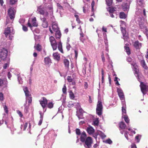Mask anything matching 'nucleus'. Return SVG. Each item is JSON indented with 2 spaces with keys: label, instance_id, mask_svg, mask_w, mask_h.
Returning a JSON list of instances; mask_svg holds the SVG:
<instances>
[{
  "label": "nucleus",
  "instance_id": "5",
  "mask_svg": "<svg viewBox=\"0 0 148 148\" xmlns=\"http://www.w3.org/2000/svg\"><path fill=\"white\" fill-rule=\"evenodd\" d=\"M37 11L38 13L43 15L45 17H47L49 15V12L45 10V8L41 5L38 7Z\"/></svg>",
  "mask_w": 148,
  "mask_h": 148
},
{
  "label": "nucleus",
  "instance_id": "11",
  "mask_svg": "<svg viewBox=\"0 0 148 148\" xmlns=\"http://www.w3.org/2000/svg\"><path fill=\"white\" fill-rule=\"evenodd\" d=\"M28 26L30 28L32 27H37L38 25L36 22V17L32 19V21L31 22L30 20H29L27 23Z\"/></svg>",
  "mask_w": 148,
  "mask_h": 148
},
{
  "label": "nucleus",
  "instance_id": "35",
  "mask_svg": "<svg viewBox=\"0 0 148 148\" xmlns=\"http://www.w3.org/2000/svg\"><path fill=\"white\" fill-rule=\"evenodd\" d=\"M122 118L124 119L125 121L127 123H129L130 120L128 118V116L127 115L122 116Z\"/></svg>",
  "mask_w": 148,
  "mask_h": 148
},
{
  "label": "nucleus",
  "instance_id": "57",
  "mask_svg": "<svg viewBox=\"0 0 148 148\" xmlns=\"http://www.w3.org/2000/svg\"><path fill=\"white\" fill-rule=\"evenodd\" d=\"M16 112L17 113V114L19 115L20 117H22L23 116V115L21 112L19 110H17Z\"/></svg>",
  "mask_w": 148,
  "mask_h": 148
},
{
  "label": "nucleus",
  "instance_id": "22",
  "mask_svg": "<svg viewBox=\"0 0 148 148\" xmlns=\"http://www.w3.org/2000/svg\"><path fill=\"white\" fill-rule=\"evenodd\" d=\"M122 9L124 11H128L129 10L130 5L127 3H123L122 5Z\"/></svg>",
  "mask_w": 148,
  "mask_h": 148
},
{
  "label": "nucleus",
  "instance_id": "37",
  "mask_svg": "<svg viewBox=\"0 0 148 148\" xmlns=\"http://www.w3.org/2000/svg\"><path fill=\"white\" fill-rule=\"evenodd\" d=\"M93 123V125L95 127L98 126L99 123L98 119H96L94 120Z\"/></svg>",
  "mask_w": 148,
  "mask_h": 148
},
{
  "label": "nucleus",
  "instance_id": "10",
  "mask_svg": "<svg viewBox=\"0 0 148 148\" xmlns=\"http://www.w3.org/2000/svg\"><path fill=\"white\" fill-rule=\"evenodd\" d=\"M84 146L86 148H89L91 146L92 141L91 138L90 137H88L85 140Z\"/></svg>",
  "mask_w": 148,
  "mask_h": 148
},
{
  "label": "nucleus",
  "instance_id": "34",
  "mask_svg": "<svg viewBox=\"0 0 148 148\" xmlns=\"http://www.w3.org/2000/svg\"><path fill=\"white\" fill-rule=\"evenodd\" d=\"M137 4L139 6L142 7L144 4L143 0H137Z\"/></svg>",
  "mask_w": 148,
  "mask_h": 148
},
{
  "label": "nucleus",
  "instance_id": "27",
  "mask_svg": "<svg viewBox=\"0 0 148 148\" xmlns=\"http://www.w3.org/2000/svg\"><path fill=\"white\" fill-rule=\"evenodd\" d=\"M48 10H49L48 12L49 14H50L51 15H53V8L52 5H48L47 7Z\"/></svg>",
  "mask_w": 148,
  "mask_h": 148
},
{
  "label": "nucleus",
  "instance_id": "26",
  "mask_svg": "<svg viewBox=\"0 0 148 148\" xmlns=\"http://www.w3.org/2000/svg\"><path fill=\"white\" fill-rule=\"evenodd\" d=\"M63 62L65 68L68 69L69 66V62L68 60L66 59L63 60Z\"/></svg>",
  "mask_w": 148,
  "mask_h": 148
},
{
  "label": "nucleus",
  "instance_id": "4",
  "mask_svg": "<svg viewBox=\"0 0 148 148\" xmlns=\"http://www.w3.org/2000/svg\"><path fill=\"white\" fill-rule=\"evenodd\" d=\"M76 107L77 109L76 115L79 119L83 118V113L84 112L83 110L81 108L79 104L77 103L76 104Z\"/></svg>",
  "mask_w": 148,
  "mask_h": 148
},
{
  "label": "nucleus",
  "instance_id": "8",
  "mask_svg": "<svg viewBox=\"0 0 148 148\" xmlns=\"http://www.w3.org/2000/svg\"><path fill=\"white\" fill-rule=\"evenodd\" d=\"M140 86L141 91L143 95L145 94L146 92L148 91V84L143 82H140Z\"/></svg>",
  "mask_w": 148,
  "mask_h": 148
},
{
  "label": "nucleus",
  "instance_id": "41",
  "mask_svg": "<svg viewBox=\"0 0 148 148\" xmlns=\"http://www.w3.org/2000/svg\"><path fill=\"white\" fill-rule=\"evenodd\" d=\"M78 29H80V31H81V32H80V35L81 36V37H80V39L82 42H83L84 40V39L83 38V37L84 36V34L81 31L82 30L81 29V26H80L79 27V28H78Z\"/></svg>",
  "mask_w": 148,
  "mask_h": 148
},
{
  "label": "nucleus",
  "instance_id": "14",
  "mask_svg": "<svg viewBox=\"0 0 148 148\" xmlns=\"http://www.w3.org/2000/svg\"><path fill=\"white\" fill-rule=\"evenodd\" d=\"M43 109L45 108L47 104V100L45 97H42V100L39 101Z\"/></svg>",
  "mask_w": 148,
  "mask_h": 148
},
{
  "label": "nucleus",
  "instance_id": "48",
  "mask_svg": "<svg viewBox=\"0 0 148 148\" xmlns=\"http://www.w3.org/2000/svg\"><path fill=\"white\" fill-rule=\"evenodd\" d=\"M18 0H9L10 4L13 5L16 3L17 2Z\"/></svg>",
  "mask_w": 148,
  "mask_h": 148
},
{
  "label": "nucleus",
  "instance_id": "53",
  "mask_svg": "<svg viewBox=\"0 0 148 148\" xmlns=\"http://www.w3.org/2000/svg\"><path fill=\"white\" fill-rule=\"evenodd\" d=\"M105 142L106 143L111 144L112 143V141L110 139H108L106 140L105 141Z\"/></svg>",
  "mask_w": 148,
  "mask_h": 148
},
{
  "label": "nucleus",
  "instance_id": "63",
  "mask_svg": "<svg viewBox=\"0 0 148 148\" xmlns=\"http://www.w3.org/2000/svg\"><path fill=\"white\" fill-rule=\"evenodd\" d=\"M101 56L102 61L103 63H104L105 62V60L104 56V54L103 53H102V55H101Z\"/></svg>",
  "mask_w": 148,
  "mask_h": 148
},
{
  "label": "nucleus",
  "instance_id": "39",
  "mask_svg": "<svg viewBox=\"0 0 148 148\" xmlns=\"http://www.w3.org/2000/svg\"><path fill=\"white\" fill-rule=\"evenodd\" d=\"M69 92L70 98L71 99H74V94L73 92L71 90H70Z\"/></svg>",
  "mask_w": 148,
  "mask_h": 148
},
{
  "label": "nucleus",
  "instance_id": "7",
  "mask_svg": "<svg viewBox=\"0 0 148 148\" xmlns=\"http://www.w3.org/2000/svg\"><path fill=\"white\" fill-rule=\"evenodd\" d=\"M103 106L102 102L101 101L98 100L97 106L96 113L99 116H100L102 113Z\"/></svg>",
  "mask_w": 148,
  "mask_h": 148
},
{
  "label": "nucleus",
  "instance_id": "15",
  "mask_svg": "<svg viewBox=\"0 0 148 148\" xmlns=\"http://www.w3.org/2000/svg\"><path fill=\"white\" fill-rule=\"evenodd\" d=\"M103 32V33H106V32H107V28L104 27V26H103L102 28V30H99L98 29H97L96 30V32L97 33L98 35V37L99 38H101L102 36V35L101 34H102V32Z\"/></svg>",
  "mask_w": 148,
  "mask_h": 148
},
{
  "label": "nucleus",
  "instance_id": "9",
  "mask_svg": "<svg viewBox=\"0 0 148 148\" xmlns=\"http://www.w3.org/2000/svg\"><path fill=\"white\" fill-rule=\"evenodd\" d=\"M131 65L132 66V67L133 71H134V74L135 75L136 77H137V79L138 81L140 82V81H139L138 76V74H139V70L138 69L137 66L136 65V63L134 62H133V63H131Z\"/></svg>",
  "mask_w": 148,
  "mask_h": 148
},
{
  "label": "nucleus",
  "instance_id": "46",
  "mask_svg": "<svg viewBox=\"0 0 148 148\" xmlns=\"http://www.w3.org/2000/svg\"><path fill=\"white\" fill-rule=\"evenodd\" d=\"M124 48L125 50H126V51L127 54L128 55H129L130 54V52L129 47H126V46H125L124 47Z\"/></svg>",
  "mask_w": 148,
  "mask_h": 148
},
{
  "label": "nucleus",
  "instance_id": "29",
  "mask_svg": "<svg viewBox=\"0 0 148 148\" xmlns=\"http://www.w3.org/2000/svg\"><path fill=\"white\" fill-rule=\"evenodd\" d=\"M97 135H99L102 139H103L106 137V135L103 133L99 130H97Z\"/></svg>",
  "mask_w": 148,
  "mask_h": 148
},
{
  "label": "nucleus",
  "instance_id": "56",
  "mask_svg": "<svg viewBox=\"0 0 148 148\" xmlns=\"http://www.w3.org/2000/svg\"><path fill=\"white\" fill-rule=\"evenodd\" d=\"M4 100L3 95L2 92H0V100L3 101Z\"/></svg>",
  "mask_w": 148,
  "mask_h": 148
},
{
  "label": "nucleus",
  "instance_id": "59",
  "mask_svg": "<svg viewBox=\"0 0 148 148\" xmlns=\"http://www.w3.org/2000/svg\"><path fill=\"white\" fill-rule=\"evenodd\" d=\"M95 5V2L94 1H93L92 2V3H91V6H92V12H93L94 11V7Z\"/></svg>",
  "mask_w": 148,
  "mask_h": 148
},
{
  "label": "nucleus",
  "instance_id": "23",
  "mask_svg": "<svg viewBox=\"0 0 148 148\" xmlns=\"http://www.w3.org/2000/svg\"><path fill=\"white\" fill-rule=\"evenodd\" d=\"M86 138V133L84 132H82L80 135V140L82 142H84Z\"/></svg>",
  "mask_w": 148,
  "mask_h": 148
},
{
  "label": "nucleus",
  "instance_id": "12",
  "mask_svg": "<svg viewBox=\"0 0 148 148\" xmlns=\"http://www.w3.org/2000/svg\"><path fill=\"white\" fill-rule=\"evenodd\" d=\"M8 84L6 79H0V89L3 90L5 88H7Z\"/></svg>",
  "mask_w": 148,
  "mask_h": 148
},
{
  "label": "nucleus",
  "instance_id": "18",
  "mask_svg": "<svg viewBox=\"0 0 148 148\" xmlns=\"http://www.w3.org/2000/svg\"><path fill=\"white\" fill-rule=\"evenodd\" d=\"M53 58L55 60L58 62L60 60V54L58 52H56L53 54Z\"/></svg>",
  "mask_w": 148,
  "mask_h": 148
},
{
  "label": "nucleus",
  "instance_id": "31",
  "mask_svg": "<svg viewBox=\"0 0 148 148\" xmlns=\"http://www.w3.org/2000/svg\"><path fill=\"white\" fill-rule=\"evenodd\" d=\"M4 34L6 37H7L8 35H10V27H8L5 29Z\"/></svg>",
  "mask_w": 148,
  "mask_h": 148
},
{
  "label": "nucleus",
  "instance_id": "60",
  "mask_svg": "<svg viewBox=\"0 0 148 148\" xmlns=\"http://www.w3.org/2000/svg\"><path fill=\"white\" fill-rule=\"evenodd\" d=\"M22 28L23 30L25 32H27L28 30L27 27L23 25Z\"/></svg>",
  "mask_w": 148,
  "mask_h": 148
},
{
  "label": "nucleus",
  "instance_id": "33",
  "mask_svg": "<svg viewBox=\"0 0 148 148\" xmlns=\"http://www.w3.org/2000/svg\"><path fill=\"white\" fill-rule=\"evenodd\" d=\"M127 16V15L123 12H121L119 14V17L122 19H125Z\"/></svg>",
  "mask_w": 148,
  "mask_h": 148
},
{
  "label": "nucleus",
  "instance_id": "38",
  "mask_svg": "<svg viewBox=\"0 0 148 148\" xmlns=\"http://www.w3.org/2000/svg\"><path fill=\"white\" fill-rule=\"evenodd\" d=\"M35 49L38 51H40L42 49L41 46L39 44H37L35 46Z\"/></svg>",
  "mask_w": 148,
  "mask_h": 148
},
{
  "label": "nucleus",
  "instance_id": "55",
  "mask_svg": "<svg viewBox=\"0 0 148 148\" xmlns=\"http://www.w3.org/2000/svg\"><path fill=\"white\" fill-rule=\"evenodd\" d=\"M4 110L5 112L8 114V108L5 105H4L3 107Z\"/></svg>",
  "mask_w": 148,
  "mask_h": 148
},
{
  "label": "nucleus",
  "instance_id": "28",
  "mask_svg": "<svg viewBox=\"0 0 148 148\" xmlns=\"http://www.w3.org/2000/svg\"><path fill=\"white\" fill-rule=\"evenodd\" d=\"M44 62L45 64L47 65H49L52 63L51 60L49 57L45 58Z\"/></svg>",
  "mask_w": 148,
  "mask_h": 148
},
{
  "label": "nucleus",
  "instance_id": "44",
  "mask_svg": "<svg viewBox=\"0 0 148 148\" xmlns=\"http://www.w3.org/2000/svg\"><path fill=\"white\" fill-rule=\"evenodd\" d=\"M47 107L49 109H51L53 107V104L52 102H50L47 103Z\"/></svg>",
  "mask_w": 148,
  "mask_h": 148
},
{
  "label": "nucleus",
  "instance_id": "36",
  "mask_svg": "<svg viewBox=\"0 0 148 148\" xmlns=\"http://www.w3.org/2000/svg\"><path fill=\"white\" fill-rule=\"evenodd\" d=\"M75 17L76 18V21L78 23L80 24L82 23V22L80 21L79 18V16L78 14H76L75 12Z\"/></svg>",
  "mask_w": 148,
  "mask_h": 148
},
{
  "label": "nucleus",
  "instance_id": "1",
  "mask_svg": "<svg viewBox=\"0 0 148 148\" xmlns=\"http://www.w3.org/2000/svg\"><path fill=\"white\" fill-rule=\"evenodd\" d=\"M143 12L144 15L146 16L145 10V9H143V11L140 9H138L136 12V14L139 16L136 18V19H137V20L138 21L139 25L142 30L143 32L148 38V30L147 29L146 27L144 24L145 22H147V20L142 16H140V15L142 16Z\"/></svg>",
  "mask_w": 148,
  "mask_h": 148
},
{
  "label": "nucleus",
  "instance_id": "3",
  "mask_svg": "<svg viewBox=\"0 0 148 148\" xmlns=\"http://www.w3.org/2000/svg\"><path fill=\"white\" fill-rule=\"evenodd\" d=\"M119 127L120 128V130L121 133L123 134L124 132H125V136L127 140H128L127 134H129L130 135V134H129L128 132L127 131H125L124 130L125 129H127V128H126V125L122 121L120 122L119 123Z\"/></svg>",
  "mask_w": 148,
  "mask_h": 148
},
{
  "label": "nucleus",
  "instance_id": "45",
  "mask_svg": "<svg viewBox=\"0 0 148 148\" xmlns=\"http://www.w3.org/2000/svg\"><path fill=\"white\" fill-rule=\"evenodd\" d=\"M126 107H125V106L122 107V115H125L126 114Z\"/></svg>",
  "mask_w": 148,
  "mask_h": 148
},
{
  "label": "nucleus",
  "instance_id": "16",
  "mask_svg": "<svg viewBox=\"0 0 148 148\" xmlns=\"http://www.w3.org/2000/svg\"><path fill=\"white\" fill-rule=\"evenodd\" d=\"M117 92L121 100H123L124 96L123 90L120 88L117 87Z\"/></svg>",
  "mask_w": 148,
  "mask_h": 148
},
{
  "label": "nucleus",
  "instance_id": "64",
  "mask_svg": "<svg viewBox=\"0 0 148 148\" xmlns=\"http://www.w3.org/2000/svg\"><path fill=\"white\" fill-rule=\"evenodd\" d=\"M129 131H130L132 134H135L136 133L132 129L130 128L128 129Z\"/></svg>",
  "mask_w": 148,
  "mask_h": 148
},
{
  "label": "nucleus",
  "instance_id": "47",
  "mask_svg": "<svg viewBox=\"0 0 148 148\" xmlns=\"http://www.w3.org/2000/svg\"><path fill=\"white\" fill-rule=\"evenodd\" d=\"M140 137L141 136L140 135H138L136 136L135 138V140L136 141L137 143H139V142Z\"/></svg>",
  "mask_w": 148,
  "mask_h": 148
},
{
  "label": "nucleus",
  "instance_id": "32",
  "mask_svg": "<svg viewBox=\"0 0 148 148\" xmlns=\"http://www.w3.org/2000/svg\"><path fill=\"white\" fill-rule=\"evenodd\" d=\"M55 36L56 38L57 39H59L61 36V34L60 30L56 31Z\"/></svg>",
  "mask_w": 148,
  "mask_h": 148
},
{
  "label": "nucleus",
  "instance_id": "54",
  "mask_svg": "<svg viewBox=\"0 0 148 148\" xmlns=\"http://www.w3.org/2000/svg\"><path fill=\"white\" fill-rule=\"evenodd\" d=\"M104 71L102 69L101 70V74L102 75V83H103L104 82Z\"/></svg>",
  "mask_w": 148,
  "mask_h": 148
},
{
  "label": "nucleus",
  "instance_id": "43",
  "mask_svg": "<svg viewBox=\"0 0 148 148\" xmlns=\"http://www.w3.org/2000/svg\"><path fill=\"white\" fill-rule=\"evenodd\" d=\"M48 26V23L47 21H45L42 23V26L45 28L47 27Z\"/></svg>",
  "mask_w": 148,
  "mask_h": 148
},
{
  "label": "nucleus",
  "instance_id": "62",
  "mask_svg": "<svg viewBox=\"0 0 148 148\" xmlns=\"http://www.w3.org/2000/svg\"><path fill=\"white\" fill-rule=\"evenodd\" d=\"M57 6L59 9L63 10V7L59 3H58L57 4Z\"/></svg>",
  "mask_w": 148,
  "mask_h": 148
},
{
  "label": "nucleus",
  "instance_id": "49",
  "mask_svg": "<svg viewBox=\"0 0 148 148\" xmlns=\"http://www.w3.org/2000/svg\"><path fill=\"white\" fill-rule=\"evenodd\" d=\"M107 5L108 6H110L112 5V0H106Z\"/></svg>",
  "mask_w": 148,
  "mask_h": 148
},
{
  "label": "nucleus",
  "instance_id": "20",
  "mask_svg": "<svg viewBox=\"0 0 148 148\" xmlns=\"http://www.w3.org/2000/svg\"><path fill=\"white\" fill-rule=\"evenodd\" d=\"M133 45L136 49H139L141 47L142 44L139 42L138 40H136L133 43Z\"/></svg>",
  "mask_w": 148,
  "mask_h": 148
},
{
  "label": "nucleus",
  "instance_id": "52",
  "mask_svg": "<svg viewBox=\"0 0 148 148\" xmlns=\"http://www.w3.org/2000/svg\"><path fill=\"white\" fill-rule=\"evenodd\" d=\"M76 133L77 135L80 136L81 134L80 130L79 129H76Z\"/></svg>",
  "mask_w": 148,
  "mask_h": 148
},
{
  "label": "nucleus",
  "instance_id": "19",
  "mask_svg": "<svg viewBox=\"0 0 148 148\" xmlns=\"http://www.w3.org/2000/svg\"><path fill=\"white\" fill-rule=\"evenodd\" d=\"M86 131L90 135H92L95 132V130L91 126H89L87 128Z\"/></svg>",
  "mask_w": 148,
  "mask_h": 148
},
{
  "label": "nucleus",
  "instance_id": "51",
  "mask_svg": "<svg viewBox=\"0 0 148 148\" xmlns=\"http://www.w3.org/2000/svg\"><path fill=\"white\" fill-rule=\"evenodd\" d=\"M119 79V80H120L119 79H118L117 77H116L114 79V81L115 82V84L116 85H117L118 86H120V84H119L118 79Z\"/></svg>",
  "mask_w": 148,
  "mask_h": 148
},
{
  "label": "nucleus",
  "instance_id": "40",
  "mask_svg": "<svg viewBox=\"0 0 148 148\" xmlns=\"http://www.w3.org/2000/svg\"><path fill=\"white\" fill-rule=\"evenodd\" d=\"M108 11L109 13H113L116 11V10L113 8L109 7L108 9Z\"/></svg>",
  "mask_w": 148,
  "mask_h": 148
},
{
  "label": "nucleus",
  "instance_id": "30",
  "mask_svg": "<svg viewBox=\"0 0 148 148\" xmlns=\"http://www.w3.org/2000/svg\"><path fill=\"white\" fill-rule=\"evenodd\" d=\"M140 63L142 66L143 68L146 70L148 69V68L144 60H141Z\"/></svg>",
  "mask_w": 148,
  "mask_h": 148
},
{
  "label": "nucleus",
  "instance_id": "61",
  "mask_svg": "<svg viewBox=\"0 0 148 148\" xmlns=\"http://www.w3.org/2000/svg\"><path fill=\"white\" fill-rule=\"evenodd\" d=\"M67 80L69 82H71L72 81V79L71 78V76H68L67 78Z\"/></svg>",
  "mask_w": 148,
  "mask_h": 148
},
{
  "label": "nucleus",
  "instance_id": "2",
  "mask_svg": "<svg viewBox=\"0 0 148 148\" xmlns=\"http://www.w3.org/2000/svg\"><path fill=\"white\" fill-rule=\"evenodd\" d=\"M49 41L53 50H56L57 47L59 50L62 53H63L62 48V45L61 42L58 44L54 38L53 36H51L49 38Z\"/></svg>",
  "mask_w": 148,
  "mask_h": 148
},
{
  "label": "nucleus",
  "instance_id": "13",
  "mask_svg": "<svg viewBox=\"0 0 148 148\" xmlns=\"http://www.w3.org/2000/svg\"><path fill=\"white\" fill-rule=\"evenodd\" d=\"M14 9L12 8H10L8 10V13L10 18L12 20L15 18V12L14 11Z\"/></svg>",
  "mask_w": 148,
  "mask_h": 148
},
{
  "label": "nucleus",
  "instance_id": "21",
  "mask_svg": "<svg viewBox=\"0 0 148 148\" xmlns=\"http://www.w3.org/2000/svg\"><path fill=\"white\" fill-rule=\"evenodd\" d=\"M103 38L104 41V42L105 43V45H106V50L107 52H108L109 51V49L108 48V40L107 38V35H106V33H103Z\"/></svg>",
  "mask_w": 148,
  "mask_h": 148
},
{
  "label": "nucleus",
  "instance_id": "50",
  "mask_svg": "<svg viewBox=\"0 0 148 148\" xmlns=\"http://www.w3.org/2000/svg\"><path fill=\"white\" fill-rule=\"evenodd\" d=\"M26 99L28 101V102L29 103H31L32 101V97L31 96H28L26 97Z\"/></svg>",
  "mask_w": 148,
  "mask_h": 148
},
{
  "label": "nucleus",
  "instance_id": "25",
  "mask_svg": "<svg viewBox=\"0 0 148 148\" xmlns=\"http://www.w3.org/2000/svg\"><path fill=\"white\" fill-rule=\"evenodd\" d=\"M52 27L53 30L55 32L58 30L59 28L58 27V24L55 22L52 23Z\"/></svg>",
  "mask_w": 148,
  "mask_h": 148
},
{
  "label": "nucleus",
  "instance_id": "58",
  "mask_svg": "<svg viewBox=\"0 0 148 148\" xmlns=\"http://www.w3.org/2000/svg\"><path fill=\"white\" fill-rule=\"evenodd\" d=\"M121 100L122 106H125V107H126L125 103V98H123V100Z\"/></svg>",
  "mask_w": 148,
  "mask_h": 148
},
{
  "label": "nucleus",
  "instance_id": "6",
  "mask_svg": "<svg viewBox=\"0 0 148 148\" xmlns=\"http://www.w3.org/2000/svg\"><path fill=\"white\" fill-rule=\"evenodd\" d=\"M8 51L7 49L3 48L1 50L0 52V58L3 60H5L8 55Z\"/></svg>",
  "mask_w": 148,
  "mask_h": 148
},
{
  "label": "nucleus",
  "instance_id": "42",
  "mask_svg": "<svg viewBox=\"0 0 148 148\" xmlns=\"http://www.w3.org/2000/svg\"><path fill=\"white\" fill-rule=\"evenodd\" d=\"M66 90V84H64L62 88V91L63 94H67Z\"/></svg>",
  "mask_w": 148,
  "mask_h": 148
},
{
  "label": "nucleus",
  "instance_id": "24",
  "mask_svg": "<svg viewBox=\"0 0 148 148\" xmlns=\"http://www.w3.org/2000/svg\"><path fill=\"white\" fill-rule=\"evenodd\" d=\"M23 90L25 93L26 97L28 96H31L28 90V89L27 87H23Z\"/></svg>",
  "mask_w": 148,
  "mask_h": 148
},
{
  "label": "nucleus",
  "instance_id": "17",
  "mask_svg": "<svg viewBox=\"0 0 148 148\" xmlns=\"http://www.w3.org/2000/svg\"><path fill=\"white\" fill-rule=\"evenodd\" d=\"M121 29L123 37V38L125 40H126L128 39L129 37L126 32L125 29L122 27H121Z\"/></svg>",
  "mask_w": 148,
  "mask_h": 148
}]
</instances>
